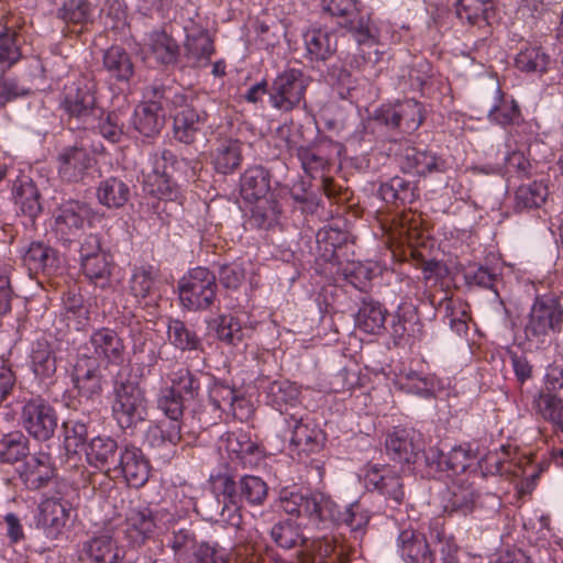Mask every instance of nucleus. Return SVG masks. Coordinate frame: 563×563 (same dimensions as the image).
I'll return each mask as SVG.
<instances>
[{"label": "nucleus", "instance_id": "nucleus-19", "mask_svg": "<svg viewBox=\"0 0 563 563\" xmlns=\"http://www.w3.org/2000/svg\"><path fill=\"white\" fill-rule=\"evenodd\" d=\"M430 554L427 563H457L459 547L453 536L445 533L440 519L428 523Z\"/></svg>", "mask_w": 563, "mask_h": 563}, {"label": "nucleus", "instance_id": "nucleus-27", "mask_svg": "<svg viewBox=\"0 0 563 563\" xmlns=\"http://www.w3.org/2000/svg\"><path fill=\"white\" fill-rule=\"evenodd\" d=\"M91 166V157L81 147H67L58 155V174L67 181L80 179Z\"/></svg>", "mask_w": 563, "mask_h": 563}, {"label": "nucleus", "instance_id": "nucleus-3", "mask_svg": "<svg viewBox=\"0 0 563 563\" xmlns=\"http://www.w3.org/2000/svg\"><path fill=\"white\" fill-rule=\"evenodd\" d=\"M269 189V174L264 167L252 166L243 173L241 195L244 200L258 203L252 210V216L258 219L261 227H271L278 213L277 205L266 200Z\"/></svg>", "mask_w": 563, "mask_h": 563}, {"label": "nucleus", "instance_id": "nucleus-49", "mask_svg": "<svg viewBox=\"0 0 563 563\" xmlns=\"http://www.w3.org/2000/svg\"><path fill=\"white\" fill-rule=\"evenodd\" d=\"M548 196V188L542 183L532 181L521 185L516 191V207L532 209L541 207Z\"/></svg>", "mask_w": 563, "mask_h": 563}, {"label": "nucleus", "instance_id": "nucleus-11", "mask_svg": "<svg viewBox=\"0 0 563 563\" xmlns=\"http://www.w3.org/2000/svg\"><path fill=\"white\" fill-rule=\"evenodd\" d=\"M82 555L91 563H118L124 551L118 545L115 530L106 526L82 543Z\"/></svg>", "mask_w": 563, "mask_h": 563}, {"label": "nucleus", "instance_id": "nucleus-8", "mask_svg": "<svg viewBox=\"0 0 563 563\" xmlns=\"http://www.w3.org/2000/svg\"><path fill=\"white\" fill-rule=\"evenodd\" d=\"M307 79L299 69L290 68L278 74L268 91L271 106L288 112L300 104L305 98Z\"/></svg>", "mask_w": 563, "mask_h": 563}, {"label": "nucleus", "instance_id": "nucleus-29", "mask_svg": "<svg viewBox=\"0 0 563 563\" xmlns=\"http://www.w3.org/2000/svg\"><path fill=\"white\" fill-rule=\"evenodd\" d=\"M220 448L227 451L231 460H239L243 464L252 463V457L258 454V445L243 430L228 432Z\"/></svg>", "mask_w": 563, "mask_h": 563}, {"label": "nucleus", "instance_id": "nucleus-5", "mask_svg": "<svg viewBox=\"0 0 563 563\" xmlns=\"http://www.w3.org/2000/svg\"><path fill=\"white\" fill-rule=\"evenodd\" d=\"M216 276L206 267L190 269L178 284L179 300L188 310H206L216 298Z\"/></svg>", "mask_w": 563, "mask_h": 563}, {"label": "nucleus", "instance_id": "nucleus-51", "mask_svg": "<svg viewBox=\"0 0 563 563\" xmlns=\"http://www.w3.org/2000/svg\"><path fill=\"white\" fill-rule=\"evenodd\" d=\"M334 521L338 523L346 525L351 530L357 531L367 525L369 517L361 508L358 503H353L345 508L344 511L339 510L338 505L334 503V516L324 517V521Z\"/></svg>", "mask_w": 563, "mask_h": 563}, {"label": "nucleus", "instance_id": "nucleus-40", "mask_svg": "<svg viewBox=\"0 0 563 563\" xmlns=\"http://www.w3.org/2000/svg\"><path fill=\"white\" fill-rule=\"evenodd\" d=\"M98 201L110 209L123 207L130 198V188L121 179L111 177L100 183L97 188Z\"/></svg>", "mask_w": 563, "mask_h": 563}, {"label": "nucleus", "instance_id": "nucleus-55", "mask_svg": "<svg viewBox=\"0 0 563 563\" xmlns=\"http://www.w3.org/2000/svg\"><path fill=\"white\" fill-rule=\"evenodd\" d=\"M476 455L470 445H457L442 456L440 465L454 474L463 473L475 461Z\"/></svg>", "mask_w": 563, "mask_h": 563}, {"label": "nucleus", "instance_id": "nucleus-36", "mask_svg": "<svg viewBox=\"0 0 563 563\" xmlns=\"http://www.w3.org/2000/svg\"><path fill=\"white\" fill-rule=\"evenodd\" d=\"M387 310L374 301H363L355 317V327L360 331L377 335L385 329Z\"/></svg>", "mask_w": 563, "mask_h": 563}, {"label": "nucleus", "instance_id": "nucleus-57", "mask_svg": "<svg viewBox=\"0 0 563 563\" xmlns=\"http://www.w3.org/2000/svg\"><path fill=\"white\" fill-rule=\"evenodd\" d=\"M353 37L361 47V53L364 58L373 62H377L379 59V52L376 48V33L368 23L364 24L363 22H361L360 26L354 30Z\"/></svg>", "mask_w": 563, "mask_h": 563}, {"label": "nucleus", "instance_id": "nucleus-17", "mask_svg": "<svg viewBox=\"0 0 563 563\" xmlns=\"http://www.w3.org/2000/svg\"><path fill=\"white\" fill-rule=\"evenodd\" d=\"M74 389L81 398L91 399L102 390V378L96 358L82 357L77 360L70 373Z\"/></svg>", "mask_w": 563, "mask_h": 563}, {"label": "nucleus", "instance_id": "nucleus-4", "mask_svg": "<svg viewBox=\"0 0 563 563\" xmlns=\"http://www.w3.org/2000/svg\"><path fill=\"white\" fill-rule=\"evenodd\" d=\"M95 212L85 202L69 200L53 212L49 230L54 238L64 244L78 240L91 227Z\"/></svg>", "mask_w": 563, "mask_h": 563}, {"label": "nucleus", "instance_id": "nucleus-7", "mask_svg": "<svg viewBox=\"0 0 563 563\" xmlns=\"http://www.w3.org/2000/svg\"><path fill=\"white\" fill-rule=\"evenodd\" d=\"M146 409L144 393L137 384L126 382L115 387L112 415L122 429L143 421L147 413Z\"/></svg>", "mask_w": 563, "mask_h": 563}, {"label": "nucleus", "instance_id": "nucleus-18", "mask_svg": "<svg viewBox=\"0 0 563 563\" xmlns=\"http://www.w3.org/2000/svg\"><path fill=\"white\" fill-rule=\"evenodd\" d=\"M112 471H118L132 487L143 486L150 477V464L143 452L133 445H125L120 452L118 465Z\"/></svg>", "mask_w": 563, "mask_h": 563}, {"label": "nucleus", "instance_id": "nucleus-16", "mask_svg": "<svg viewBox=\"0 0 563 563\" xmlns=\"http://www.w3.org/2000/svg\"><path fill=\"white\" fill-rule=\"evenodd\" d=\"M80 257L85 275L95 283L100 282L103 286L111 274L112 260L109 254L99 249L96 236H89L81 245Z\"/></svg>", "mask_w": 563, "mask_h": 563}, {"label": "nucleus", "instance_id": "nucleus-63", "mask_svg": "<svg viewBox=\"0 0 563 563\" xmlns=\"http://www.w3.org/2000/svg\"><path fill=\"white\" fill-rule=\"evenodd\" d=\"M390 467L378 464H366L358 473L360 479L368 490H377Z\"/></svg>", "mask_w": 563, "mask_h": 563}, {"label": "nucleus", "instance_id": "nucleus-37", "mask_svg": "<svg viewBox=\"0 0 563 563\" xmlns=\"http://www.w3.org/2000/svg\"><path fill=\"white\" fill-rule=\"evenodd\" d=\"M299 396L298 386L286 379L272 382L266 390L267 404L280 412L297 406Z\"/></svg>", "mask_w": 563, "mask_h": 563}, {"label": "nucleus", "instance_id": "nucleus-58", "mask_svg": "<svg viewBox=\"0 0 563 563\" xmlns=\"http://www.w3.org/2000/svg\"><path fill=\"white\" fill-rule=\"evenodd\" d=\"M271 534L276 544L284 549H291L302 542L299 527L288 521L275 525Z\"/></svg>", "mask_w": 563, "mask_h": 563}, {"label": "nucleus", "instance_id": "nucleus-32", "mask_svg": "<svg viewBox=\"0 0 563 563\" xmlns=\"http://www.w3.org/2000/svg\"><path fill=\"white\" fill-rule=\"evenodd\" d=\"M58 320L68 329L76 331L85 329L89 323V310L79 294L68 292L63 297V306Z\"/></svg>", "mask_w": 563, "mask_h": 563}, {"label": "nucleus", "instance_id": "nucleus-38", "mask_svg": "<svg viewBox=\"0 0 563 563\" xmlns=\"http://www.w3.org/2000/svg\"><path fill=\"white\" fill-rule=\"evenodd\" d=\"M159 104L154 101L137 106L133 115L135 130L145 136L158 133L164 125V114H159Z\"/></svg>", "mask_w": 563, "mask_h": 563}, {"label": "nucleus", "instance_id": "nucleus-56", "mask_svg": "<svg viewBox=\"0 0 563 563\" xmlns=\"http://www.w3.org/2000/svg\"><path fill=\"white\" fill-rule=\"evenodd\" d=\"M534 408L545 421L563 431V398H536Z\"/></svg>", "mask_w": 563, "mask_h": 563}, {"label": "nucleus", "instance_id": "nucleus-54", "mask_svg": "<svg viewBox=\"0 0 563 563\" xmlns=\"http://www.w3.org/2000/svg\"><path fill=\"white\" fill-rule=\"evenodd\" d=\"M537 398H563V365L552 363L547 366L542 390Z\"/></svg>", "mask_w": 563, "mask_h": 563}, {"label": "nucleus", "instance_id": "nucleus-44", "mask_svg": "<svg viewBox=\"0 0 563 563\" xmlns=\"http://www.w3.org/2000/svg\"><path fill=\"white\" fill-rule=\"evenodd\" d=\"M103 66L109 74L118 80H129L133 75V64L128 53L119 47L111 46L103 55Z\"/></svg>", "mask_w": 563, "mask_h": 563}, {"label": "nucleus", "instance_id": "nucleus-35", "mask_svg": "<svg viewBox=\"0 0 563 563\" xmlns=\"http://www.w3.org/2000/svg\"><path fill=\"white\" fill-rule=\"evenodd\" d=\"M12 195L15 205L25 216L34 218L41 212L40 194L30 177H18L13 184Z\"/></svg>", "mask_w": 563, "mask_h": 563}, {"label": "nucleus", "instance_id": "nucleus-45", "mask_svg": "<svg viewBox=\"0 0 563 563\" xmlns=\"http://www.w3.org/2000/svg\"><path fill=\"white\" fill-rule=\"evenodd\" d=\"M516 67L525 73H544L550 64V56L537 45L522 47L515 59Z\"/></svg>", "mask_w": 563, "mask_h": 563}, {"label": "nucleus", "instance_id": "nucleus-30", "mask_svg": "<svg viewBox=\"0 0 563 563\" xmlns=\"http://www.w3.org/2000/svg\"><path fill=\"white\" fill-rule=\"evenodd\" d=\"M210 327L220 341L230 345L241 343L252 330L241 317L235 314H221L210 322Z\"/></svg>", "mask_w": 563, "mask_h": 563}, {"label": "nucleus", "instance_id": "nucleus-21", "mask_svg": "<svg viewBox=\"0 0 563 563\" xmlns=\"http://www.w3.org/2000/svg\"><path fill=\"white\" fill-rule=\"evenodd\" d=\"M428 525L420 531L405 529L398 537V552L407 563H427L430 554Z\"/></svg>", "mask_w": 563, "mask_h": 563}, {"label": "nucleus", "instance_id": "nucleus-28", "mask_svg": "<svg viewBox=\"0 0 563 563\" xmlns=\"http://www.w3.org/2000/svg\"><path fill=\"white\" fill-rule=\"evenodd\" d=\"M401 167L406 173L413 175H427L444 170V161L428 150L416 147L407 148Z\"/></svg>", "mask_w": 563, "mask_h": 563}, {"label": "nucleus", "instance_id": "nucleus-59", "mask_svg": "<svg viewBox=\"0 0 563 563\" xmlns=\"http://www.w3.org/2000/svg\"><path fill=\"white\" fill-rule=\"evenodd\" d=\"M92 9L86 0H68L60 9V18L70 23L85 24L91 20Z\"/></svg>", "mask_w": 563, "mask_h": 563}, {"label": "nucleus", "instance_id": "nucleus-47", "mask_svg": "<svg viewBox=\"0 0 563 563\" xmlns=\"http://www.w3.org/2000/svg\"><path fill=\"white\" fill-rule=\"evenodd\" d=\"M519 108L515 100L506 99L499 88L495 91V101L488 110V118L499 125L512 124L519 118Z\"/></svg>", "mask_w": 563, "mask_h": 563}, {"label": "nucleus", "instance_id": "nucleus-20", "mask_svg": "<svg viewBox=\"0 0 563 563\" xmlns=\"http://www.w3.org/2000/svg\"><path fill=\"white\" fill-rule=\"evenodd\" d=\"M90 344L98 360L113 365L124 362L125 345L115 331L108 328L93 331Z\"/></svg>", "mask_w": 563, "mask_h": 563}, {"label": "nucleus", "instance_id": "nucleus-2", "mask_svg": "<svg viewBox=\"0 0 563 563\" xmlns=\"http://www.w3.org/2000/svg\"><path fill=\"white\" fill-rule=\"evenodd\" d=\"M278 507L290 516L318 525L324 517L334 516V501L322 493H306L284 488L280 490Z\"/></svg>", "mask_w": 563, "mask_h": 563}, {"label": "nucleus", "instance_id": "nucleus-24", "mask_svg": "<svg viewBox=\"0 0 563 563\" xmlns=\"http://www.w3.org/2000/svg\"><path fill=\"white\" fill-rule=\"evenodd\" d=\"M180 418H168L150 426L146 431V441L152 448L164 451L163 455L174 453L175 446L181 439Z\"/></svg>", "mask_w": 563, "mask_h": 563}, {"label": "nucleus", "instance_id": "nucleus-43", "mask_svg": "<svg viewBox=\"0 0 563 563\" xmlns=\"http://www.w3.org/2000/svg\"><path fill=\"white\" fill-rule=\"evenodd\" d=\"M144 190L159 199L173 200L177 197V189L170 181L164 170V162L162 161V170L153 167L152 170L144 175Z\"/></svg>", "mask_w": 563, "mask_h": 563}, {"label": "nucleus", "instance_id": "nucleus-9", "mask_svg": "<svg viewBox=\"0 0 563 563\" xmlns=\"http://www.w3.org/2000/svg\"><path fill=\"white\" fill-rule=\"evenodd\" d=\"M21 423L31 437L45 441L53 437L57 428V416L47 401L40 397L32 398L22 408Z\"/></svg>", "mask_w": 563, "mask_h": 563}, {"label": "nucleus", "instance_id": "nucleus-50", "mask_svg": "<svg viewBox=\"0 0 563 563\" xmlns=\"http://www.w3.org/2000/svg\"><path fill=\"white\" fill-rule=\"evenodd\" d=\"M64 448L69 455L80 453L85 448L87 427L84 422L67 420L63 423Z\"/></svg>", "mask_w": 563, "mask_h": 563}, {"label": "nucleus", "instance_id": "nucleus-6", "mask_svg": "<svg viewBox=\"0 0 563 563\" xmlns=\"http://www.w3.org/2000/svg\"><path fill=\"white\" fill-rule=\"evenodd\" d=\"M169 382V386L162 388L157 405L167 418H181L184 401L195 398L199 383L186 367L172 372Z\"/></svg>", "mask_w": 563, "mask_h": 563}, {"label": "nucleus", "instance_id": "nucleus-46", "mask_svg": "<svg viewBox=\"0 0 563 563\" xmlns=\"http://www.w3.org/2000/svg\"><path fill=\"white\" fill-rule=\"evenodd\" d=\"M31 366L33 373L41 378H49L56 372V358L46 341H37L32 349Z\"/></svg>", "mask_w": 563, "mask_h": 563}, {"label": "nucleus", "instance_id": "nucleus-41", "mask_svg": "<svg viewBox=\"0 0 563 563\" xmlns=\"http://www.w3.org/2000/svg\"><path fill=\"white\" fill-rule=\"evenodd\" d=\"M386 450L394 461L409 463L415 455L410 432L402 428H395L386 439Z\"/></svg>", "mask_w": 563, "mask_h": 563}, {"label": "nucleus", "instance_id": "nucleus-42", "mask_svg": "<svg viewBox=\"0 0 563 563\" xmlns=\"http://www.w3.org/2000/svg\"><path fill=\"white\" fill-rule=\"evenodd\" d=\"M185 49L187 58L198 67L206 66L214 52L213 42L205 31L188 35Z\"/></svg>", "mask_w": 563, "mask_h": 563}, {"label": "nucleus", "instance_id": "nucleus-13", "mask_svg": "<svg viewBox=\"0 0 563 563\" xmlns=\"http://www.w3.org/2000/svg\"><path fill=\"white\" fill-rule=\"evenodd\" d=\"M156 528L154 512L148 507L131 508L119 532L123 534L129 547L139 548L148 540Z\"/></svg>", "mask_w": 563, "mask_h": 563}, {"label": "nucleus", "instance_id": "nucleus-25", "mask_svg": "<svg viewBox=\"0 0 563 563\" xmlns=\"http://www.w3.org/2000/svg\"><path fill=\"white\" fill-rule=\"evenodd\" d=\"M117 449V442L110 437H96L86 448V460L92 467L110 475L115 465Z\"/></svg>", "mask_w": 563, "mask_h": 563}, {"label": "nucleus", "instance_id": "nucleus-60", "mask_svg": "<svg viewBox=\"0 0 563 563\" xmlns=\"http://www.w3.org/2000/svg\"><path fill=\"white\" fill-rule=\"evenodd\" d=\"M20 58L14 34L8 29L0 32V66L8 68Z\"/></svg>", "mask_w": 563, "mask_h": 563}, {"label": "nucleus", "instance_id": "nucleus-10", "mask_svg": "<svg viewBox=\"0 0 563 563\" xmlns=\"http://www.w3.org/2000/svg\"><path fill=\"white\" fill-rule=\"evenodd\" d=\"M62 108L84 123L99 118L102 110L96 104L93 86L87 82H74L65 88Z\"/></svg>", "mask_w": 563, "mask_h": 563}, {"label": "nucleus", "instance_id": "nucleus-52", "mask_svg": "<svg viewBox=\"0 0 563 563\" xmlns=\"http://www.w3.org/2000/svg\"><path fill=\"white\" fill-rule=\"evenodd\" d=\"M167 334L169 342L181 351L197 350L200 344L198 336L179 320L169 321Z\"/></svg>", "mask_w": 563, "mask_h": 563}, {"label": "nucleus", "instance_id": "nucleus-39", "mask_svg": "<svg viewBox=\"0 0 563 563\" xmlns=\"http://www.w3.org/2000/svg\"><path fill=\"white\" fill-rule=\"evenodd\" d=\"M24 264L33 272L51 273L58 267L59 258L56 252L40 242L31 243L27 251L23 255Z\"/></svg>", "mask_w": 563, "mask_h": 563}, {"label": "nucleus", "instance_id": "nucleus-62", "mask_svg": "<svg viewBox=\"0 0 563 563\" xmlns=\"http://www.w3.org/2000/svg\"><path fill=\"white\" fill-rule=\"evenodd\" d=\"M198 563H231V554L218 544L202 543L196 551Z\"/></svg>", "mask_w": 563, "mask_h": 563}, {"label": "nucleus", "instance_id": "nucleus-48", "mask_svg": "<svg viewBox=\"0 0 563 563\" xmlns=\"http://www.w3.org/2000/svg\"><path fill=\"white\" fill-rule=\"evenodd\" d=\"M267 493V484L258 476L245 475L239 482L240 498L250 506L263 505Z\"/></svg>", "mask_w": 563, "mask_h": 563}, {"label": "nucleus", "instance_id": "nucleus-64", "mask_svg": "<svg viewBox=\"0 0 563 563\" xmlns=\"http://www.w3.org/2000/svg\"><path fill=\"white\" fill-rule=\"evenodd\" d=\"M492 0H456V12L470 22L484 15Z\"/></svg>", "mask_w": 563, "mask_h": 563}, {"label": "nucleus", "instance_id": "nucleus-61", "mask_svg": "<svg viewBox=\"0 0 563 563\" xmlns=\"http://www.w3.org/2000/svg\"><path fill=\"white\" fill-rule=\"evenodd\" d=\"M476 500L477 494L471 486L459 487L452 492L451 507L452 510L467 515L474 510Z\"/></svg>", "mask_w": 563, "mask_h": 563}, {"label": "nucleus", "instance_id": "nucleus-12", "mask_svg": "<svg viewBox=\"0 0 563 563\" xmlns=\"http://www.w3.org/2000/svg\"><path fill=\"white\" fill-rule=\"evenodd\" d=\"M173 104L174 135L178 141L189 144L205 125L207 114L187 104L183 95H175Z\"/></svg>", "mask_w": 563, "mask_h": 563}, {"label": "nucleus", "instance_id": "nucleus-33", "mask_svg": "<svg viewBox=\"0 0 563 563\" xmlns=\"http://www.w3.org/2000/svg\"><path fill=\"white\" fill-rule=\"evenodd\" d=\"M303 40L307 54L311 59L324 60L336 48L335 33L325 29L312 27L305 33Z\"/></svg>", "mask_w": 563, "mask_h": 563}, {"label": "nucleus", "instance_id": "nucleus-34", "mask_svg": "<svg viewBox=\"0 0 563 563\" xmlns=\"http://www.w3.org/2000/svg\"><path fill=\"white\" fill-rule=\"evenodd\" d=\"M396 385L409 394L431 397L440 388V380L434 375H423L415 371L402 372L396 377Z\"/></svg>", "mask_w": 563, "mask_h": 563}, {"label": "nucleus", "instance_id": "nucleus-23", "mask_svg": "<svg viewBox=\"0 0 563 563\" xmlns=\"http://www.w3.org/2000/svg\"><path fill=\"white\" fill-rule=\"evenodd\" d=\"M54 474L52 457L46 452H38L30 456L20 471V477L31 489L46 485Z\"/></svg>", "mask_w": 563, "mask_h": 563}, {"label": "nucleus", "instance_id": "nucleus-22", "mask_svg": "<svg viewBox=\"0 0 563 563\" xmlns=\"http://www.w3.org/2000/svg\"><path fill=\"white\" fill-rule=\"evenodd\" d=\"M242 152L243 143L239 139H219L210 153V162L218 173L223 175L232 174L242 164Z\"/></svg>", "mask_w": 563, "mask_h": 563}, {"label": "nucleus", "instance_id": "nucleus-26", "mask_svg": "<svg viewBox=\"0 0 563 563\" xmlns=\"http://www.w3.org/2000/svg\"><path fill=\"white\" fill-rule=\"evenodd\" d=\"M422 121V106L412 99L395 104L385 113L386 124L399 126L407 132L417 130Z\"/></svg>", "mask_w": 563, "mask_h": 563}, {"label": "nucleus", "instance_id": "nucleus-53", "mask_svg": "<svg viewBox=\"0 0 563 563\" xmlns=\"http://www.w3.org/2000/svg\"><path fill=\"white\" fill-rule=\"evenodd\" d=\"M27 452V440L20 433L4 435L0 441V460L4 463H15Z\"/></svg>", "mask_w": 563, "mask_h": 563}, {"label": "nucleus", "instance_id": "nucleus-15", "mask_svg": "<svg viewBox=\"0 0 563 563\" xmlns=\"http://www.w3.org/2000/svg\"><path fill=\"white\" fill-rule=\"evenodd\" d=\"M162 279L159 271L150 264L135 266L130 278L132 295L145 306H152L161 298Z\"/></svg>", "mask_w": 563, "mask_h": 563}, {"label": "nucleus", "instance_id": "nucleus-1", "mask_svg": "<svg viewBox=\"0 0 563 563\" xmlns=\"http://www.w3.org/2000/svg\"><path fill=\"white\" fill-rule=\"evenodd\" d=\"M563 310L553 296L537 297L525 322V342H519L523 349L540 347L551 335L561 330Z\"/></svg>", "mask_w": 563, "mask_h": 563}, {"label": "nucleus", "instance_id": "nucleus-31", "mask_svg": "<svg viewBox=\"0 0 563 563\" xmlns=\"http://www.w3.org/2000/svg\"><path fill=\"white\" fill-rule=\"evenodd\" d=\"M70 515V507L59 499H45L40 505L38 523L55 536L66 526Z\"/></svg>", "mask_w": 563, "mask_h": 563}, {"label": "nucleus", "instance_id": "nucleus-14", "mask_svg": "<svg viewBox=\"0 0 563 563\" xmlns=\"http://www.w3.org/2000/svg\"><path fill=\"white\" fill-rule=\"evenodd\" d=\"M140 51L144 60L168 65L177 60L179 45L166 31L154 30L145 35Z\"/></svg>", "mask_w": 563, "mask_h": 563}]
</instances>
